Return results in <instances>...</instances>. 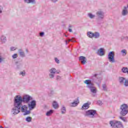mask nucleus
Returning a JSON list of instances; mask_svg holds the SVG:
<instances>
[{
	"label": "nucleus",
	"mask_w": 128,
	"mask_h": 128,
	"mask_svg": "<svg viewBox=\"0 0 128 128\" xmlns=\"http://www.w3.org/2000/svg\"><path fill=\"white\" fill-rule=\"evenodd\" d=\"M20 105H18V103L16 101H14V108L11 111L12 114L16 116L19 112H20V110L22 112L24 113V116H27L30 114V111L28 110V106L26 105L22 106V103H20Z\"/></svg>",
	"instance_id": "f257e3e1"
},
{
	"label": "nucleus",
	"mask_w": 128,
	"mask_h": 128,
	"mask_svg": "<svg viewBox=\"0 0 128 128\" xmlns=\"http://www.w3.org/2000/svg\"><path fill=\"white\" fill-rule=\"evenodd\" d=\"M30 100H32V98L30 95H25L23 96V98L20 96V95H16L14 98V102H17L18 103V106H20V103L22 104H28Z\"/></svg>",
	"instance_id": "f03ea898"
},
{
	"label": "nucleus",
	"mask_w": 128,
	"mask_h": 128,
	"mask_svg": "<svg viewBox=\"0 0 128 128\" xmlns=\"http://www.w3.org/2000/svg\"><path fill=\"white\" fill-rule=\"evenodd\" d=\"M84 84H86V88L90 90V92H92V94H96V88L94 87V83L92 82V80H86L84 81Z\"/></svg>",
	"instance_id": "7ed1b4c3"
},
{
	"label": "nucleus",
	"mask_w": 128,
	"mask_h": 128,
	"mask_svg": "<svg viewBox=\"0 0 128 128\" xmlns=\"http://www.w3.org/2000/svg\"><path fill=\"white\" fill-rule=\"evenodd\" d=\"M120 114L122 116H126L128 114V106L127 104H123L120 106Z\"/></svg>",
	"instance_id": "20e7f679"
},
{
	"label": "nucleus",
	"mask_w": 128,
	"mask_h": 128,
	"mask_svg": "<svg viewBox=\"0 0 128 128\" xmlns=\"http://www.w3.org/2000/svg\"><path fill=\"white\" fill-rule=\"evenodd\" d=\"M96 20L98 22H100L104 18V12L102 10H99L96 12Z\"/></svg>",
	"instance_id": "39448f33"
},
{
	"label": "nucleus",
	"mask_w": 128,
	"mask_h": 128,
	"mask_svg": "<svg viewBox=\"0 0 128 128\" xmlns=\"http://www.w3.org/2000/svg\"><path fill=\"white\" fill-rule=\"evenodd\" d=\"M110 124L112 128H124V125L120 121L112 120L110 121Z\"/></svg>",
	"instance_id": "423d86ee"
},
{
	"label": "nucleus",
	"mask_w": 128,
	"mask_h": 128,
	"mask_svg": "<svg viewBox=\"0 0 128 128\" xmlns=\"http://www.w3.org/2000/svg\"><path fill=\"white\" fill-rule=\"evenodd\" d=\"M96 114V110H90L86 111L85 113V116H88L91 118H96L95 116Z\"/></svg>",
	"instance_id": "0eeeda50"
},
{
	"label": "nucleus",
	"mask_w": 128,
	"mask_h": 128,
	"mask_svg": "<svg viewBox=\"0 0 128 128\" xmlns=\"http://www.w3.org/2000/svg\"><path fill=\"white\" fill-rule=\"evenodd\" d=\"M118 82L120 84L124 86H128V78L126 79L124 77H118Z\"/></svg>",
	"instance_id": "6e6552de"
},
{
	"label": "nucleus",
	"mask_w": 128,
	"mask_h": 128,
	"mask_svg": "<svg viewBox=\"0 0 128 128\" xmlns=\"http://www.w3.org/2000/svg\"><path fill=\"white\" fill-rule=\"evenodd\" d=\"M108 58L110 62H116V60H114V52H110L108 53Z\"/></svg>",
	"instance_id": "1a4fd4ad"
},
{
	"label": "nucleus",
	"mask_w": 128,
	"mask_h": 128,
	"mask_svg": "<svg viewBox=\"0 0 128 128\" xmlns=\"http://www.w3.org/2000/svg\"><path fill=\"white\" fill-rule=\"evenodd\" d=\"M36 106V100H32L30 104H28V107L30 110H32Z\"/></svg>",
	"instance_id": "9d476101"
},
{
	"label": "nucleus",
	"mask_w": 128,
	"mask_h": 128,
	"mask_svg": "<svg viewBox=\"0 0 128 128\" xmlns=\"http://www.w3.org/2000/svg\"><path fill=\"white\" fill-rule=\"evenodd\" d=\"M96 54H98V56H104V48H100V49H98L96 52Z\"/></svg>",
	"instance_id": "9b49d317"
},
{
	"label": "nucleus",
	"mask_w": 128,
	"mask_h": 128,
	"mask_svg": "<svg viewBox=\"0 0 128 128\" xmlns=\"http://www.w3.org/2000/svg\"><path fill=\"white\" fill-rule=\"evenodd\" d=\"M128 7L124 6L122 12V15L123 16H128Z\"/></svg>",
	"instance_id": "f8f14e48"
},
{
	"label": "nucleus",
	"mask_w": 128,
	"mask_h": 128,
	"mask_svg": "<svg viewBox=\"0 0 128 128\" xmlns=\"http://www.w3.org/2000/svg\"><path fill=\"white\" fill-rule=\"evenodd\" d=\"M79 60L82 64H86V58L84 56H81L79 58Z\"/></svg>",
	"instance_id": "ddd939ff"
},
{
	"label": "nucleus",
	"mask_w": 128,
	"mask_h": 128,
	"mask_svg": "<svg viewBox=\"0 0 128 128\" xmlns=\"http://www.w3.org/2000/svg\"><path fill=\"white\" fill-rule=\"evenodd\" d=\"M79 103L80 102L78 101V98L77 100H74V102H72V103L70 104V106H72V108L76 106H78Z\"/></svg>",
	"instance_id": "4468645a"
},
{
	"label": "nucleus",
	"mask_w": 128,
	"mask_h": 128,
	"mask_svg": "<svg viewBox=\"0 0 128 128\" xmlns=\"http://www.w3.org/2000/svg\"><path fill=\"white\" fill-rule=\"evenodd\" d=\"M18 52L20 54V56L21 58H24L26 57V54L24 53V51H22V49H19L18 50Z\"/></svg>",
	"instance_id": "2eb2a0df"
},
{
	"label": "nucleus",
	"mask_w": 128,
	"mask_h": 128,
	"mask_svg": "<svg viewBox=\"0 0 128 128\" xmlns=\"http://www.w3.org/2000/svg\"><path fill=\"white\" fill-rule=\"evenodd\" d=\"M24 2H26V4H36V0H24Z\"/></svg>",
	"instance_id": "dca6fc26"
},
{
	"label": "nucleus",
	"mask_w": 128,
	"mask_h": 128,
	"mask_svg": "<svg viewBox=\"0 0 128 128\" xmlns=\"http://www.w3.org/2000/svg\"><path fill=\"white\" fill-rule=\"evenodd\" d=\"M90 108V104L88 103H85L82 106V110H88Z\"/></svg>",
	"instance_id": "f3484780"
},
{
	"label": "nucleus",
	"mask_w": 128,
	"mask_h": 128,
	"mask_svg": "<svg viewBox=\"0 0 128 128\" xmlns=\"http://www.w3.org/2000/svg\"><path fill=\"white\" fill-rule=\"evenodd\" d=\"M100 36V34L98 32H94V33L93 38H99Z\"/></svg>",
	"instance_id": "a211bd4d"
},
{
	"label": "nucleus",
	"mask_w": 128,
	"mask_h": 128,
	"mask_svg": "<svg viewBox=\"0 0 128 128\" xmlns=\"http://www.w3.org/2000/svg\"><path fill=\"white\" fill-rule=\"evenodd\" d=\"M0 41L2 42V44H4L6 42V37L4 36H2L0 37Z\"/></svg>",
	"instance_id": "6ab92c4d"
},
{
	"label": "nucleus",
	"mask_w": 128,
	"mask_h": 128,
	"mask_svg": "<svg viewBox=\"0 0 128 128\" xmlns=\"http://www.w3.org/2000/svg\"><path fill=\"white\" fill-rule=\"evenodd\" d=\"M52 106L55 109L58 108V102H56L54 101L52 103Z\"/></svg>",
	"instance_id": "aec40b11"
},
{
	"label": "nucleus",
	"mask_w": 128,
	"mask_h": 128,
	"mask_svg": "<svg viewBox=\"0 0 128 128\" xmlns=\"http://www.w3.org/2000/svg\"><path fill=\"white\" fill-rule=\"evenodd\" d=\"M87 36L90 38H94V33L91 32H87Z\"/></svg>",
	"instance_id": "412c9836"
},
{
	"label": "nucleus",
	"mask_w": 128,
	"mask_h": 128,
	"mask_svg": "<svg viewBox=\"0 0 128 128\" xmlns=\"http://www.w3.org/2000/svg\"><path fill=\"white\" fill-rule=\"evenodd\" d=\"M60 110H61V112L62 114H66V107L64 106H62Z\"/></svg>",
	"instance_id": "4be33fe9"
},
{
	"label": "nucleus",
	"mask_w": 128,
	"mask_h": 128,
	"mask_svg": "<svg viewBox=\"0 0 128 128\" xmlns=\"http://www.w3.org/2000/svg\"><path fill=\"white\" fill-rule=\"evenodd\" d=\"M56 69L55 68H52L49 70L50 72V74H56Z\"/></svg>",
	"instance_id": "5701e85b"
},
{
	"label": "nucleus",
	"mask_w": 128,
	"mask_h": 128,
	"mask_svg": "<svg viewBox=\"0 0 128 128\" xmlns=\"http://www.w3.org/2000/svg\"><path fill=\"white\" fill-rule=\"evenodd\" d=\"M88 16L90 18H91V20H92V18H96V15L92 13H88Z\"/></svg>",
	"instance_id": "b1692460"
},
{
	"label": "nucleus",
	"mask_w": 128,
	"mask_h": 128,
	"mask_svg": "<svg viewBox=\"0 0 128 128\" xmlns=\"http://www.w3.org/2000/svg\"><path fill=\"white\" fill-rule=\"evenodd\" d=\"M128 68L127 67H123L122 69V72L123 74H128Z\"/></svg>",
	"instance_id": "393cba45"
},
{
	"label": "nucleus",
	"mask_w": 128,
	"mask_h": 128,
	"mask_svg": "<svg viewBox=\"0 0 128 128\" xmlns=\"http://www.w3.org/2000/svg\"><path fill=\"white\" fill-rule=\"evenodd\" d=\"M102 90H104V92H108V87L106 86V84H102Z\"/></svg>",
	"instance_id": "a878e982"
},
{
	"label": "nucleus",
	"mask_w": 128,
	"mask_h": 128,
	"mask_svg": "<svg viewBox=\"0 0 128 128\" xmlns=\"http://www.w3.org/2000/svg\"><path fill=\"white\" fill-rule=\"evenodd\" d=\"M52 112H54V111L52 110H50L46 112V116H50Z\"/></svg>",
	"instance_id": "bb28decb"
},
{
	"label": "nucleus",
	"mask_w": 128,
	"mask_h": 128,
	"mask_svg": "<svg viewBox=\"0 0 128 128\" xmlns=\"http://www.w3.org/2000/svg\"><path fill=\"white\" fill-rule=\"evenodd\" d=\"M4 60V58L2 57V53L0 52V64H2V62Z\"/></svg>",
	"instance_id": "cd10ccee"
},
{
	"label": "nucleus",
	"mask_w": 128,
	"mask_h": 128,
	"mask_svg": "<svg viewBox=\"0 0 128 128\" xmlns=\"http://www.w3.org/2000/svg\"><path fill=\"white\" fill-rule=\"evenodd\" d=\"M119 118H120V120H123L124 122H126V117L120 116Z\"/></svg>",
	"instance_id": "c85d7f7f"
},
{
	"label": "nucleus",
	"mask_w": 128,
	"mask_h": 128,
	"mask_svg": "<svg viewBox=\"0 0 128 128\" xmlns=\"http://www.w3.org/2000/svg\"><path fill=\"white\" fill-rule=\"evenodd\" d=\"M53 94H54V91L51 90L50 92L48 93V96H52Z\"/></svg>",
	"instance_id": "c756f323"
},
{
	"label": "nucleus",
	"mask_w": 128,
	"mask_h": 128,
	"mask_svg": "<svg viewBox=\"0 0 128 128\" xmlns=\"http://www.w3.org/2000/svg\"><path fill=\"white\" fill-rule=\"evenodd\" d=\"M26 122H32V117L28 116L26 118Z\"/></svg>",
	"instance_id": "7c9ffc66"
},
{
	"label": "nucleus",
	"mask_w": 128,
	"mask_h": 128,
	"mask_svg": "<svg viewBox=\"0 0 128 128\" xmlns=\"http://www.w3.org/2000/svg\"><path fill=\"white\" fill-rule=\"evenodd\" d=\"M122 54L123 56H126V50H121Z\"/></svg>",
	"instance_id": "2f4dec72"
},
{
	"label": "nucleus",
	"mask_w": 128,
	"mask_h": 128,
	"mask_svg": "<svg viewBox=\"0 0 128 128\" xmlns=\"http://www.w3.org/2000/svg\"><path fill=\"white\" fill-rule=\"evenodd\" d=\"M49 76L50 78H51V80H52V78H54V74H49Z\"/></svg>",
	"instance_id": "473e14b6"
},
{
	"label": "nucleus",
	"mask_w": 128,
	"mask_h": 128,
	"mask_svg": "<svg viewBox=\"0 0 128 128\" xmlns=\"http://www.w3.org/2000/svg\"><path fill=\"white\" fill-rule=\"evenodd\" d=\"M12 58L14 60L15 58H18V54H14L12 56Z\"/></svg>",
	"instance_id": "72a5a7b5"
},
{
	"label": "nucleus",
	"mask_w": 128,
	"mask_h": 128,
	"mask_svg": "<svg viewBox=\"0 0 128 128\" xmlns=\"http://www.w3.org/2000/svg\"><path fill=\"white\" fill-rule=\"evenodd\" d=\"M20 74H21L22 76H26V72L24 71H22L20 73Z\"/></svg>",
	"instance_id": "f704fd0d"
},
{
	"label": "nucleus",
	"mask_w": 128,
	"mask_h": 128,
	"mask_svg": "<svg viewBox=\"0 0 128 128\" xmlns=\"http://www.w3.org/2000/svg\"><path fill=\"white\" fill-rule=\"evenodd\" d=\"M62 80V77H60V76H57L56 77V80L58 81V80Z\"/></svg>",
	"instance_id": "c9c22d12"
},
{
	"label": "nucleus",
	"mask_w": 128,
	"mask_h": 128,
	"mask_svg": "<svg viewBox=\"0 0 128 128\" xmlns=\"http://www.w3.org/2000/svg\"><path fill=\"white\" fill-rule=\"evenodd\" d=\"M2 10H4V8L0 6V14H2Z\"/></svg>",
	"instance_id": "e433bc0d"
},
{
	"label": "nucleus",
	"mask_w": 128,
	"mask_h": 128,
	"mask_svg": "<svg viewBox=\"0 0 128 128\" xmlns=\"http://www.w3.org/2000/svg\"><path fill=\"white\" fill-rule=\"evenodd\" d=\"M16 50V47H11L10 48V50H11V52H13V50Z\"/></svg>",
	"instance_id": "4c0bfd02"
},
{
	"label": "nucleus",
	"mask_w": 128,
	"mask_h": 128,
	"mask_svg": "<svg viewBox=\"0 0 128 128\" xmlns=\"http://www.w3.org/2000/svg\"><path fill=\"white\" fill-rule=\"evenodd\" d=\"M54 60L56 64H60V60L57 58H54Z\"/></svg>",
	"instance_id": "58836bf2"
},
{
	"label": "nucleus",
	"mask_w": 128,
	"mask_h": 128,
	"mask_svg": "<svg viewBox=\"0 0 128 128\" xmlns=\"http://www.w3.org/2000/svg\"><path fill=\"white\" fill-rule=\"evenodd\" d=\"M98 104L99 106H102V102L100 100H98Z\"/></svg>",
	"instance_id": "ea45409f"
},
{
	"label": "nucleus",
	"mask_w": 128,
	"mask_h": 128,
	"mask_svg": "<svg viewBox=\"0 0 128 128\" xmlns=\"http://www.w3.org/2000/svg\"><path fill=\"white\" fill-rule=\"evenodd\" d=\"M40 36H41V37H42L44 36V32H41L40 33Z\"/></svg>",
	"instance_id": "a19ab883"
},
{
	"label": "nucleus",
	"mask_w": 128,
	"mask_h": 128,
	"mask_svg": "<svg viewBox=\"0 0 128 128\" xmlns=\"http://www.w3.org/2000/svg\"><path fill=\"white\" fill-rule=\"evenodd\" d=\"M68 32H72V28H68Z\"/></svg>",
	"instance_id": "79ce46f5"
},
{
	"label": "nucleus",
	"mask_w": 128,
	"mask_h": 128,
	"mask_svg": "<svg viewBox=\"0 0 128 128\" xmlns=\"http://www.w3.org/2000/svg\"><path fill=\"white\" fill-rule=\"evenodd\" d=\"M124 38H125V36H122L121 37V40H124Z\"/></svg>",
	"instance_id": "37998d69"
},
{
	"label": "nucleus",
	"mask_w": 128,
	"mask_h": 128,
	"mask_svg": "<svg viewBox=\"0 0 128 128\" xmlns=\"http://www.w3.org/2000/svg\"><path fill=\"white\" fill-rule=\"evenodd\" d=\"M51 1H52V2H58V0H51Z\"/></svg>",
	"instance_id": "c03bdc74"
},
{
	"label": "nucleus",
	"mask_w": 128,
	"mask_h": 128,
	"mask_svg": "<svg viewBox=\"0 0 128 128\" xmlns=\"http://www.w3.org/2000/svg\"><path fill=\"white\" fill-rule=\"evenodd\" d=\"M124 40H128V36H125Z\"/></svg>",
	"instance_id": "a18cd8bd"
},
{
	"label": "nucleus",
	"mask_w": 128,
	"mask_h": 128,
	"mask_svg": "<svg viewBox=\"0 0 128 128\" xmlns=\"http://www.w3.org/2000/svg\"><path fill=\"white\" fill-rule=\"evenodd\" d=\"M68 28H72V26L69 24Z\"/></svg>",
	"instance_id": "49530a36"
},
{
	"label": "nucleus",
	"mask_w": 128,
	"mask_h": 128,
	"mask_svg": "<svg viewBox=\"0 0 128 128\" xmlns=\"http://www.w3.org/2000/svg\"><path fill=\"white\" fill-rule=\"evenodd\" d=\"M68 42H74V41H72V39H69L68 40Z\"/></svg>",
	"instance_id": "de8ad7c7"
},
{
	"label": "nucleus",
	"mask_w": 128,
	"mask_h": 128,
	"mask_svg": "<svg viewBox=\"0 0 128 128\" xmlns=\"http://www.w3.org/2000/svg\"><path fill=\"white\" fill-rule=\"evenodd\" d=\"M96 82V84H97L98 86H100V84L98 83V82Z\"/></svg>",
	"instance_id": "09e8293b"
},
{
	"label": "nucleus",
	"mask_w": 128,
	"mask_h": 128,
	"mask_svg": "<svg viewBox=\"0 0 128 128\" xmlns=\"http://www.w3.org/2000/svg\"><path fill=\"white\" fill-rule=\"evenodd\" d=\"M96 76H98V74H95L94 75V76L96 78Z\"/></svg>",
	"instance_id": "8fccbe9b"
},
{
	"label": "nucleus",
	"mask_w": 128,
	"mask_h": 128,
	"mask_svg": "<svg viewBox=\"0 0 128 128\" xmlns=\"http://www.w3.org/2000/svg\"><path fill=\"white\" fill-rule=\"evenodd\" d=\"M66 44H68V40H66Z\"/></svg>",
	"instance_id": "3c124183"
},
{
	"label": "nucleus",
	"mask_w": 128,
	"mask_h": 128,
	"mask_svg": "<svg viewBox=\"0 0 128 128\" xmlns=\"http://www.w3.org/2000/svg\"><path fill=\"white\" fill-rule=\"evenodd\" d=\"M26 52H28V49H26Z\"/></svg>",
	"instance_id": "603ef678"
},
{
	"label": "nucleus",
	"mask_w": 128,
	"mask_h": 128,
	"mask_svg": "<svg viewBox=\"0 0 128 128\" xmlns=\"http://www.w3.org/2000/svg\"><path fill=\"white\" fill-rule=\"evenodd\" d=\"M64 36H65L66 38H68V36L64 34Z\"/></svg>",
	"instance_id": "864d4df0"
},
{
	"label": "nucleus",
	"mask_w": 128,
	"mask_h": 128,
	"mask_svg": "<svg viewBox=\"0 0 128 128\" xmlns=\"http://www.w3.org/2000/svg\"><path fill=\"white\" fill-rule=\"evenodd\" d=\"M0 128H4V127L0 126Z\"/></svg>",
	"instance_id": "5fc2aeb1"
},
{
	"label": "nucleus",
	"mask_w": 128,
	"mask_h": 128,
	"mask_svg": "<svg viewBox=\"0 0 128 128\" xmlns=\"http://www.w3.org/2000/svg\"><path fill=\"white\" fill-rule=\"evenodd\" d=\"M127 74H128V71H127Z\"/></svg>",
	"instance_id": "6e6d98bb"
},
{
	"label": "nucleus",
	"mask_w": 128,
	"mask_h": 128,
	"mask_svg": "<svg viewBox=\"0 0 128 128\" xmlns=\"http://www.w3.org/2000/svg\"><path fill=\"white\" fill-rule=\"evenodd\" d=\"M99 83L100 84V80L99 81Z\"/></svg>",
	"instance_id": "4d7b16f0"
},
{
	"label": "nucleus",
	"mask_w": 128,
	"mask_h": 128,
	"mask_svg": "<svg viewBox=\"0 0 128 128\" xmlns=\"http://www.w3.org/2000/svg\"><path fill=\"white\" fill-rule=\"evenodd\" d=\"M57 74H60V72H57Z\"/></svg>",
	"instance_id": "13d9d810"
},
{
	"label": "nucleus",
	"mask_w": 128,
	"mask_h": 128,
	"mask_svg": "<svg viewBox=\"0 0 128 128\" xmlns=\"http://www.w3.org/2000/svg\"><path fill=\"white\" fill-rule=\"evenodd\" d=\"M127 8H128V6H127Z\"/></svg>",
	"instance_id": "bf43d9fd"
},
{
	"label": "nucleus",
	"mask_w": 128,
	"mask_h": 128,
	"mask_svg": "<svg viewBox=\"0 0 128 128\" xmlns=\"http://www.w3.org/2000/svg\"><path fill=\"white\" fill-rule=\"evenodd\" d=\"M72 40H74V38H72Z\"/></svg>",
	"instance_id": "052dcab7"
},
{
	"label": "nucleus",
	"mask_w": 128,
	"mask_h": 128,
	"mask_svg": "<svg viewBox=\"0 0 128 128\" xmlns=\"http://www.w3.org/2000/svg\"><path fill=\"white\" fill-rule=\"evenodd\" d=\"M93 96H95V95L94 94V95H93Z\"/></svg>",
	"instance_id": "680f3d73"
}]
</instances>
